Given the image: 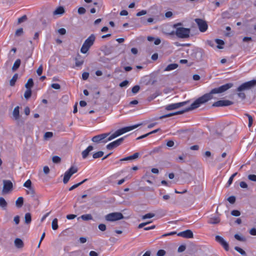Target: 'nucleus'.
<instances>
[{
	"label": "nucleus",
	"mask_w": 256,
	"mask_h": 256,
	"mask_svg": "<svg viewBox=\"0 0 256 256\" xmlns=\"http://www.w3.org/2000/svg\"><path fill=\"white\" fill-rule=\"evenodd\" d=\"M233 84L228 83L224 84L218 88L212 89L208 94H206L196 100L193 103L190 104L188 102H177V115L183 114L184 112L194 110L200 106L208 100L212 98V94L223 92L231 88Z\"/></svg>",
	"instance_id": "f257e3e1"
},
{
	"label": "nucleus",
	"mask_w": 256,
	"mask_h": 256,
	"mask_svg": "<svg viewBox=\"0 0 256 256\" xmlns=\"http://www.w3.org/2000/svg\"><path fill=\"white\" fill-rule=\"evenodd\" d=\"M139 124L126 126L116 130L114 134H110V133H104L93 136L92 141L94 143L100 142L106 143L114 138L130 130L136 128Z\"/></svg>",
	"instance_id": "f03ea898"
},
{
	"label": "nucleus",
	"mask_w": 256,
	"mask_h": 256,
	"mask_svg": "<svg viewBox=\"0 0 256 256\" xmlns=\"http://www.w3.org/2000/svg\"><path fill=\"white\" fill-rule=\"evenodd\" d=\"M96 36L94 34L90 36L84 42L80 48V52L84 54H86L90 48L94 44Z\"/></svg>",
	"instance_id": "7ed1b4c3"
},
{
	"label": "nucleus",
	"mask_w": 256,
	"mask_h": 256,
	"mask_svg": "<svg viewBox=\"0 0 256 256\" xmlns=\"http://www.w3.org/2000/svg\"><path fill=\"white\" fill-rule=\"evenodd\" d=\"M180 26H182L180 23H177V37L182 38H188L190 35V29L180 27Z\"/></svg>",
	"instance_id": "20e7f679"
},
{
	"label": "nucleus",
	"mask_w": 256,
	"mask_h": 256,
	"mask_svg": "<svg viewBox=\"0 0 256 256\" xmlns=\"http://www.w3.org/2000/svg\"><path fill=\"white\" fill-rule=\"evenodd\" d=\"M191 180L190 174L180 170L177 174V182L180 184H184L189 182Z\"/></svg>",
	"instance_id": "39448f33"
},
{
	"label": "nucleus",
	"mask_w": 256,
	"mask_h": 256,
	"mask_svg": "<svg viewBox=\"0 0 256 256\" xmlns=\"http://www.w3.org/2000/svg\"><path fill=\"white\" fill-rule=\"evenodd\" d=\"M256 85V80H252L245 82L240 85L237 88L238 92H242L246 90H249Z\"/></svg>",
	"instance_id": "423d86ee"
},
{
	"label": "nucleus",
	"mask_w": 256,
	"mask_h": 256,
	"mask_svg": "<svg viewBox=\"0 0 256 256\" xmlns=\"http://www.w3.org/2000/svg\"><path fill=\"white\" fill-rule=\"evenodd\" d=\"M124 218V216L121 212H112L106 214L105 218L107 221L114 222L122 220Z\"/></svg>",
	"instance_id": "0eeeda50"
},
{
	"label": "nucleus",
	"mask_w": 256,
	"mask_h": 256,
	"mask_svg": "<svg viewBox=\"0 0 256 256\" xmlns=\"http://www.w3.org/2000/svg\"><path fill=\"white\" fill-rule=\"evenodd\" d=\"M78 172V169L73 166L70 167L64 174L63 182L64 184H67L72 176Z\"/></svg>",
	"instance_id": "6e6552de"
},
{
	"label": "nucleus",
	"mask_w": 256,
	"mask_h": 256,
	"mask_svg": "<svg viewBox=\"0 0 256 256\" xmlns=\"http://www.w3.org/2000/svg\"><path fill=\"white\" fill-rule=\"evenodd\" d=\"M176 28V24L173 25L166 24L162 28L163 32L166 35H174L176 32L175 28Z\"/></svg>",
	"instance_id": "1a4fd4ad"
},
{
	"label": "nucleus",
	"mask_w": 256,
	"mask_h": 256,
	"mask_svg": "<svg viewBox=\"0 0 256 256\" xmlns=\"http://www.w3.org/2000/svg\"><path fill=\"white\" fill-rule=\"evenodd\" d=\"M195 22L198 26V28L201 32H204L208 29V24L206 22L200 18H196Z\"/></svg>",
	"instance_id": "9d476101"
},
{
	"label": "nucleus",
	"mask_w": 256,
	"mask_h": 256,
	"mask_svg": "<svg viewBox=\"0 0 256 256\" xmlns=\"http://www.w3.org/2000/svg\"><path fill=\"white\" fill-rule=\"evenodd\" d=\"M124 140V138H120L110 144L106 146V148L111 150L119 146Z\"/></svg>",
	"instance_id": "9b49d317"
},
{
	"label": "nucleus",
	"mask_w": 256,
	"mask_h": 256,
	"mask_svg": "<svg viewBox=\"0 0 256 256\" xmlns=\"http://www.w3.org/2000/svg\"><path fill=\"white\" fill-rule=\"evenodd\" d=\"M177 236H180L185 238H191L194 237L192 232L190 230L179 232L177 233Z\"/></svg>",
	"instance_id": "f8f14e48"
},
{
	"label": "nucleus",
	"mask_w": 256,
	"mask_h": 256,
	"mask_svg": "<svg viewBox=\"0 0 256 256\" xmlns=\"http://www.w3.org/2000/svg\"><path fill=\"white\" fill-rule=\"evenodd\" d=\"M3 182L2 192L4 193H8L12 190L13 186L12 183L9 180H4Z\"/></svg>",
	"instance_id": "ddd939ff"
},
{
	"label": "nucleus",
	"mask_w": 256,
	"mask_h": 256,
	"mask_svg": "<svg viewBox=\"0 0 256 256\" xmlns=\"http://www.w3.org/2000/svg\"><path fill=\"white\" fill-rule=\"evenodd\" d=\"M232 104V102L228 100H220L212 104L213 106L218 107L228 106Z\"/></svg>",
	"instance_id": "4468645a"
},
{
	"label": "nucleus",
	"mask_w": 256,
	"mask_h": 256,
	"mask_svg": "<svg viewBox=\"0 0 256 256\" xmlns=\"http://www.w3.org/2000/svg\"><path fill=\"white\" fill-rule=\"evenodd\" d=\"M216 240L219 242L226 250H228V244L223 238L220 236H216Z\"/></svg>",
	"instance_id": "2eb2a0df"
},
{
	"label": "nucleus",
	"mask_w": 256,
	"mask_h": 256,
	"mask_svg": "<svg viewBox=\"0 0 256 256\" xmlns=\"http://www.w3.org/2000/svg\"><path fill=\"white\" fill-rule=\"evenodd\" d=\"M74 60H75V66L76 67H79V66H82L84 62V60L83 58H82V56L79 54H77Z\"/></svg>",
	"instance_id": "dca6fc26"
},
{
	"label": "nucleus",
	"mask_w": 256,
	"mask_h": 256,
	"mask_svg": "<svg viewBox=\"0 0 256 256\" xmlns=\"http://www.w3.org/2000/svg\"><path fill=\"white\" fill-rule=\"evenodd\" d=\"M93 146H89L86 150L82 151V154L83 158H86L89 154V152L93 150Z\"/></svg>",
	"instance_id": "f3484780"
},
{
	"label": "nucleus",
	"mask_w": 256,
	"mask_h": 256,
	"mask_svg": "<svg viewBox=\"0 0 256 256\" xmlns=\"http://www.w3.org/2000/svg\"><path fill=\"white\" fill-rule=\"evenodd\" d=\"M13 116L15 120H18L20 118V108L18 106H16L14 108L13 112Z\"/></svg>",
	"instance_id": "a211bd4d"
},
{
	"label": "nucleus",
	"mask_w": 256,
	"mask_h": 256,
	"mask_svg": "<svg viewBox=\"0 0 256 256\" xmlns=\"http://www.w3.org/2000/svg\"><path fill=\"white\" fill-rule=\"evenodd\" d=\"M14 244L18 248H22L24 246V242L22 240L19 238H16L14 240Z\"/></svg>",
	"instance_id": "6ab92c4d"
},
{
	"label": "nucleus",
	"mask_w": 256,
	"mask_h": 256,
	"mask_svg": "<svg viewBox=\"0 0 256 256\" xmlns=\"http://www.w3.org/2000/svg\"><path fill=\"white\" fill-rule=\"evenodd\" d=\"M188 132L187 130H180L177 131V136L178 135V136L182 138L186 137L188 136Z\"/></svg>",
	"instance_id": "aec40b11"
},
{
	"label": "nucleus",
	"mask_w": 256,
	"mask_h": 256,
	"mask_svg": "<svg viewBox=\"0 0 256 256\" xmlns=\"http://www.w3.org/2000/svg\"><path fill=\"white\" fill-rule=\"evenodd\" d=\"M64 12V8L62 6L58 7L53 12L54 15L62 14Z\"/></svg>",
	"instance_id": "412c9836"
},
{
	"label": "nucleus",
	"mask_w": 256,
	"mask_h": 256,
	"mask_svg": "<svg viewBox=\"0 0 256 256\" xmlns=\"http://www.w3.org/2000/svg\"><path fill=\"white\" fill-rule=\"evenodd\" d=\"M220 222V220L218 217H212L209 219L208 221V223L210 224H216L219 223Z\"/></svg>",
	"instance_id": "4be33fe9"
},
{
	"label": "nucleus",
	"mask_w": 256,
	"mask_h": 256,
	"mask_svg": "<svg viewBox=\"0 0 256 256\" xmlns=\"http://www.w3.org/2000/svg\"><path fill=\"white\" fill-rule=\"evenodd\" d=\"M24 204V198L22 196L18 197L16 202V204L18 208H21Z\"/></svg>",
	"instance_id": "5701e85b"
},
{
	"label": "nucleus",
	"mask_w": 256,
	"mask_h": 256,
	"mask_svg": "<svg viewBox=\"0 0 256 256\" xmlns=\"http://www.w3.org/2000/svg\"><path fill=\"white\" fill-rule=\"evenodd\" d=\"M20 60L17 59L14 62V65L12 68V70L13 71H15L18 68L20 65Z\"/></svg>",
	"instance_id": "b1692460"
},
{
	"label": "nucleus",
	"mask_w": 256,
	"mask_h": 256,
	"mask_svg": "<svg viewBox=\"0 0 256 256\" xmlns=\"http://www.w3.org/2000/svg\"><path fill=\"white\" fill-rule=\"evenodd\" d=\"M34 86V82L32 78H30L28 80L27 82L25 84V86L26 89L31 90V88Z\"/></svg>",
	"instance_id": "393cba45"
},
{
	"label": "nucleus",
	"mask_w": 256,
	"mask_h": 256,
	"mask_svg": "<svg viewBox=\"0 0 256 256\" xmlns=\"http://www.w3.org/2000/svg\"><path fill=\"white\" fill-rule=\"evenodd\" d=\"M18 78V74H15L12 79L10 80V86H14L15 85L16 82Z\"/></svg>",
	"instance_id": "a878e982"
},
{
	"label": "nucleus",
	"mask_w": 256,
	"mask_h": 256,
	"mask_svg": "<svg viewBox=\"0 0 256 256\" xmlns=\"http://www.w3.org/2000/svg\"><path fill=\"white\" fill-rule=\"evenodd\" d=\"M8 204L4 198L2 197L0 198V206L5 210Z\"/></svg>",
	"instance_id": "bb28decb"
},
{
	"label": "nucleus",
	"mask_w": 256,
	"mask_h": 256,
	"mask_svg": "<svg viewBox=\"0 0 256 256\" xmlns=\"http://www.w3.org/2000/svg\"><path fill=\"white\" fill-rule=\"evenodd\" d=\"M32 221V216L30 213H26L24 216V222L26 224H29Z\"/></svg>",
	"instance_id": "cd10ccee"
},
{
	"label": "nucleus",
	"mask_w": 256,
	"mask_h": 256,
	"mask_svg": "<svg viewBox=\"0 0 256 256\" xmlns=\"http://www.w3.org/2000/svg\"><path fill=\"white\" fill-rule=\"evenodd\" d=\"M216 42L218 44L217 48L219 49H222L223 48V46L224 44V42L220 39H216L215 40Z\"/></svg>",
	"instance_id": "c85d7f7f"
},
{
	"label": "nucleus",
	"mask_w": 256,
	"mask_h": 256,
	"mask_svg": "<svg viewBox=\"0 0 256 256\" xmlns=\"http://www.w3.org/2000/svg\"><path fill=\"white\" fill-rule=\"evenodd\" d=\"M176 68V64H168L164 70V71H170Z\"/></svg>",
	"instance_id": "c756f323"
},
{
	"label": "nucleus",
	"mask_w": 256,
	"mask_h": 256,
	"mask_svg": "<svg viewBox=\"0 0 256 256\" xmlns=\"http://www.w3.org/2000/svg\"><path fill=\"white\" fill-rule=\"evenodd\" d=\"M87 180H88V179L86 178V179L82 181L81 182L72 186L71 187H70L69 188V190L70 191V190H74V188H76L77 187H78V186H80V185H81L83 183H84V182H86Z\"/></svg>",
	"instance_id": "7c9ffc66"
},
{
	"label": "nucleus",
	"mask_w": 256,
	"mask_h": 256,
	"mask_svg": "<svg viewBox=\"0 0 256 256\" xmlns=\"http://www.w3.org/2000/svg\"><path fill=\"white\" fill-rule=\"evenodd\" d=\"M26 193L27 194L30 195L32 197H34L36 194L35 190L32 187L28 188V190H26Z\"/></svg>",
	"instance_id": "2f4dec72"
},
{
	"label": "nucleus",
	"mask_w": 256,
	"mask_h": 256,
	"mask_svg": "<svg viewBox=\"0 0 256 256\" xmlns=\"http://www.w3.org/2000/svg\"><path fill=\"white\" fill-rule=\"evenodd\" d=\"M81 218L84 220H88L92 219V216L90 214H86L81 216Z\"/></svg>",
	"instance_id": "473e14b6"
},
{
	"label": "nucleus",
	"mask_w": 256,
	"mask_h": 256,
	"mask_svg": "<svg viewBox=\"0 0 256 256\" xmlns=\"http://www.w3.org/2000/svg\"><path fill=\"white\" fill-rule=\"evenodd\" d=\"M104 155V152L102 151H98V152H94L93 155L92 157L94 158H101Z\"/></svg>",
	"instance_id": "72a5a7b5"
},
{
	"label": "nucleus",
	"mask_w": 256,
	"mask_h": 256,
	"mask_svg": "<svg viewBox=\"0 0 256 256\" xmlns=\"http://www.w3.org/2000/svg\"><path fill=\"white\" fill-rule=\"evenodd\" d=\"M52 228L54 230H56L58 228V220L57 218H54L52 220Z\"/></svg>",
	"instance_id": "f704fd0d"
},
{
	"label": "nucleus",
	"mask_w": 256,
	"mask_h": 256,
	"mask_svg": "<svg viewBox=\"0 0 256 256\" xmlns=\"http://www.w3.org/2000/svg\"><path fill=\"white\" fill-rule=\"evenodd\" d=\"M140 156L138 152H135L132 156H128V160H132L138 158Z\"/></svg>",
	"instance_id": "c9c22d12"
},
{
	"label": "nucleus",
	"mask_w": 256,
	"mask_h": 256,
	"mask_svg": "<svg viewBox=\"0 0 256 256\" xmlns=\"http://www.w3.org/2000/svg\"><path fill=\"white\" fill-rule=\"evenodd\" d=\"M31 95H32V90H31L26 89V92H25L24 94V98L26 99H28V98H29L31 96Z\"/></svg>",
	"instance_id": "e433bc0d"
},
{
	"label": "nucleus",
	"mask_w": 256,
	"mask_h": 256,
	"mask_svg": "<svg viewBox=\"0 0 256 256\" xmlns=\"http://www.w3.org/2000/svg\"><path fill=\"white\" fill-rule=\"evenodd\" d=\"M163 148V146H160L158 147L154 148L152 151V153H158L162 152V150Z\"/></svg>",
	"instance_id": "4c0bfd02"
},
{
	"label": "nucleus",
	"mask_w": 256,
	"mask_h": 256,
	"mask_svg": "<svg viewBox=\"0 0 256 256\" xmlns=\"http://www.w3.org/2000/svg\"><path fill=\"white\" fill-rule=\"evenodd\" d=\"M154 216H155V214L153 213H148V214H146L142 216V219L145 220L146 218H150L154 217Z\"/></svg>",
	"instance_id": "58836bf2"
},
{
	"label": "nucleus",
	"mask_w": 256,
	"mask_h": 256,
	"mask_svg": "<svg viewBox=\"0 0 256 256\" xmlns=\"http://www.w3.org/2000/svg\"><path fill=\"white\" fill-rule=\"evenodd\" d=\"M166 109L168 110H174L176 109V104H168L166 106Z\"/></svg>",
	"instance_id": "ea45409f"
},
{
	"label": "nucleus",
	"mask_w": 256,
	"mask_h": 256,
	"mask_svg": "<svg viewBox=\"0 0 256 256\" xmlns=\"http://www.w3.org/2000/svg\"><path fill=\"white\" fill-rule=\"evenodd\" d=\"M237 174V173L236 172H235L234 173V174H232L228 182H227V186H229L232 183V181H233V179L234 178V177Z\"/></svg>",
	"instance_id": "a19ab883"
},
{
	"label": "nucleus",
	"mask_w": 256,
	"mask_h": 256,
	"mask_svg": "<svg viewBox=\"0 0 256 256\" xmlns=\"http://www.w3.org/2000/svg\"><path fill=\"white\" fill-rule=\"evenodd\" d=\"M176 115V112H173L171 113L166 114H164L163 116H162L160 117V119H162L164 118H168L172 116Z\"/></svg>",
	"instance_id": "79ce46f5"
},
{
	"label": "nucleus",
	"mask_w": 256,
	"mask_h": 256,
	"mask_svg": "<svg viewBox=\"0 0 256 256\" xmlns=\"http://www.w3.org/2000/svg\"><path fill=\"white\" fill-rule=\"evenodd\" d=\"M140 89V86L138 85H136L132 87V92L133 94H136L137 92H138Z\"/></svg>",
	"instance_id": "37998d69"
},
{
	"label": "nucleus",
	"mask_w": 256,
	"mask_h": 256,
	"mask_svg": "<svg viewBox=\"0 0 256 256\" xmlns=\"http://www.w3.org/2000/svg\"><path fill=\"white\" fill-rule=\"evenodd\" d=\"M24 186L28 188H32V182L30 180H28L24 184Z\"/></svg>",
	"instance_id": "c03bdc74"
},
{
	"label": "nucleus",
	"mask_w": 256,
	"mask_h": 256,
	"mask_svg": "<svg viewBox=\"0 0 256 256\" xmlns=\"http://www.w3.org/2000/svg\"><path fill=\"white\" fill-rule=\"evenodd\" d=\"M234 249L238 252L239 253H240L242 255H244L246 254V252L241 248L238 247V246H236L234 248Z\"/></svg>",
	"instance_id": "a18cd8bd"
},
{
	"label": "nucleus",
	"mask_w": 256,
	"mask_h": 256,
	"mask_svg": "<svg viewBox=\"0 0 256 256\" xmlns=\"http://www.w3.org/2000/svg\"><path fill=\"white\" fill-rule=\"evenodd\" d=\"M52 160L54 163H58L61 160L60 158L56 156H53Z\"/></svg>",
	"instance_id": "49530a36"
},
{
	"label": "nucleus",
	"mask_w": 256,
	"mask_h": 256,
	"mask_svg": "<svg viewBox=\"0 0 256 256\" xmlns=\"http://www.w3.org/2000/svg\"><path fill=\"white\" fill-rule=\"evenodd\" d=\"M43 70V67L42 64L39 66L38 68L36 70V73L38 76H40L42 74Z\"/></svg>",
	"instance_id": "de8ad7c7"
},
{
	"label": "nucleus",
	"mask_w": 256,
	"mask_h": 256,
	"mask_svg": "<svg viewBox=\"0 0 256 256\" xmlns=\"http://www.w3.org/2000/svg\"><path fill=\"white\" fill-rule=\"evenodd\" d=\"M23 34V29L22 28H20L18 29L15 33L16 36H20Z\"/></svg>",
	"instance_id": "09e8293b"
},
{
	"label": "nucleus",
	"mask_w": 256,
	"mask_h": 256,
	"mask_svg": "<svg viewBox=\"0 0 256 256\" xmlns=\"http://www.w3.org/2000/svg\"><path fill=\"white\" fill-rule=\"evenodd\" d=\"M186 245H185V244H182V245H180V246L178 247V252H182L184 251V250H186Z\"/></svg>",
	"instance_id": "8fccbe9b"
},
{
	"label": "nucleus",
	"mask_w": 256,
	"mask_h": 256,
	"mask_svg": "<svg viewBox=\"0 0 256 256\" xmlns=\"http://www.w3.org/2000/svg\"><path fill=\"white\" fill-rule=\"evenodd\" d=\"M166 254V252L164 250H160L157 252V256H164Z\"/></svg>",
	"instance_id": "3c124183"
},
{
	"label": "nucleus",
	"mask_w": 256,
	"mask_h": 256,
	"mask_svg": "<svg viewBox=\"0 0 256 256\" xmlns=\"http://www.w3.org/2000/svg\"><path fill=\"white\" fill-rule=\"evenodd\" d=\"M231 214L234 216H240V212L238 210H233L232 211Z\"/></svg>",
	"instance_id": "603ef678"
},
{
	"label": "nucleus",
	"mask_w": 256,
	"mask_h": 256,
	"mask_svg": "<svg viewBox=\"0 0 256 256\" xmlns=\"http://www.w3.org/2000/svg\"><path fill=\"white\" fill-rule=\"evenodd\" d=\"M246 116H248V127H250L252 124V122H253L252 118L251 116H250L249 114H246Z\"/></svg>",
	"instance_id": "864d4df0"
},
{
	"label": "nucleus",
	"mask_w": 256,
	"mask_h": 256,
	"mask_svg": "<svg viewBox=\"0 0 256 256\" xmlns=\"http://www.w3.org/2000/svg\"><path fill=\"white\" fill-rule=\"evenodd\" d=\"M175 234H176V232H172L166 233V234H164L162 235L160 237V238H162L166 237V236H169L174 235Z\"/></svg>",
	"instance_id": "5fc2aeb1"
},
{
	"label": "nucleus",
	"mask_w": 256,
	"mask_h": 256,
	"mask_svg": "<svg viewBox=\"0 0 256 256\" xmlns=\"http://www.w3.org/2000/svg\"><path fill=\"white\" fill-rule=\"evenodd\" d=\"M248 178L252 182H256V175L250 174L248 176Z\"/></svg>",
	"instance_id": "6e6d98bb"
},
{
	"label": "nucleus",
	"mask_w": 256,
	"mask_h": 256,
	"mask_svg": "<svg viewBox=\"0 0 256 256\" xmlns=\"http://www.w3.org/2000/svg\"><path fill=\"white\" fill-rule=\"evenodd\" d=\"M228 200L230 204H234L236 201V198L234 196H230L228 198Z\"/></svg>",
	"instance_id": "4d7b16f0"
},
{
	"label": "nucleus",
	"mask_w": 256,
	"mask_h": 256,
	"mask_svg": "<svg viewBox=\"0 0 256 256\" xmlns=\"http://www.w3.org/2000/svg\"><path fill=\"white\" fill-rule=\"evenodd\" d=\"M86 10V9L83 7H80L78 9V13L80 14H85Z\"/></svg>",
	"instance_id": "13d9d810"
},
{
	"label": "nucleus",
	"mask_w": 256,
	"mask_h": 256,
	"mask_svg": "<svg viewBox=\"0 0 256 256\" xmlns=\"http://www.w3.org/2000/svg\"><path fill=\"white\" fill-rule=\"evenodd\" d=\"M98 228L101 231H102V232L106 230V226L104 224H100L98 225Z\"/></svg>",
	"instance_id": "bf43d9fd"
},
{
	"label": "nucleus",
	"mask_w": 256,
	"mask_h": 256,
	"mask_svg": "<svg viewBox=\"0 0 256 256\" xmlns=\"http://www.w3.org/2000/svg\"><path fill=\"white\" fill-rule=\"evenodd\" d=\"M146 10H142L141 11L137 12V14H136V16H143V15H144L146 14Z\"/></svg>",
	"instance_id": "052dcab7"
},
{
	"label": "nucleus",
	"mask_w": 256,
	"mask_h": 256,
	"mask_svg": "<svg viewBox=\"0 0 256 256\" xmlns=\"http://www.w3.org/2000/svg\"><path fill=\"white\" fill-rule=\"evenodd\" d=\"M89 76V73L87 72H84L82 74V78L84 80H86L88 78Z\"/></svg>",
	"instance_id": "680f3d73"
},
{
	"label": "nucleus",
	"mask_w": 256,
	"mask_h": 256,
	"mask_svg": "<svg viewBox=\"0 0 256 256\" xmlns=\"http://www.w3.org/2000/svg\"><path fill=\"white\" fill-rule=\"evenodd\" d=\"M53 134L52 132H46L44 134V138H50L52 136Z\"/></svg>",
	"instance_id": "e2e57ef3"
},
{
	"label": "nucleus",
	"mask_w": 256,
	"mask_h": 256,
	"mask_svg": "<svg viewBox=\"0 0 256 256\" xmlns=\"http://www.w3.org/2000/svg\"><path fill=\"white\" fill-rule=\"evenodd\" d=\"M52 87L56 90H58L60 88V86L58 84L54 83L52 84Z\"/></svg>",
	"instance_id": "0e129e2a"
},
{
	"label": "nucleus",
	"mask_w": 256,
	"mask_h": 256,
	"mask_svg": "<svg viewBox=\"0 0 256 256\" xmlns=\"http://www.w3.org/2000/svg\"><path fill=\"white\" fill-rule=\"evenodd\" d=\"M239 92L238 94V95L239 98H241L242 99L244 100L246 98V95L244 92Z\"/></svg>",
	"instance_id": "69168bd1"
},
{
	"label": "nucleus",
	"mask_w": 256,
	"mask_h": 256,
	"mask_svg": "<svg viewBox=\"0 0 256 256\" xmlns=\"http://www.w3.org/2000/svg\"><path fill=\"white\" fill-rule=\"evenodd\" d=\"M128 84V82L127 80H124L120 84V87H124L127 86Z\"/></svg>",
	"instance_id": "338daca9"
},
{
	"label": "nucleus",
	"mask_w": 256,
	"mask_h": 256,
	"mask_svg": "<svg viewBox=\"0 0 256 256\" xmlns=\"http://www.w3.org/2000/svg\"><path fill=\"white\" fill-rule=\"evenodd\" d=\"M58 32L60 34L62 35L65 34H66V30L64 28H60L58 30Z\"/></svg>",
	"instance_id": "774afa93"
}]
</instances>
